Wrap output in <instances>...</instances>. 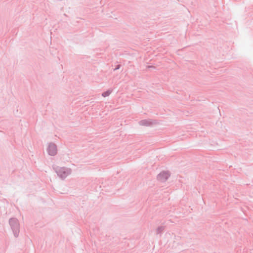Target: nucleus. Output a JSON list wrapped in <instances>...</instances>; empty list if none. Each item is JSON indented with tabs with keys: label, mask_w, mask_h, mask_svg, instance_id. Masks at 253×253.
I'll return each mask as SVG.
<instances>
[{
	"label": "nucleus",
	"mask_w": 253,
	"mask_h": 253,
	"mask_svg": "<svg viewBox=\"0 0 253 253\" xmlns=\"http://www.w3.org/2000/svg\"><path fill=\"white\" fill-rule=\"evenodd\" d=\"M48 152L49 154L51 156L55 155L57 153L56 146L53 144H51L49 145L48 148Z\"/></svg>",
	"instance_id": "obj_1"
},
{
	"label": "nucleus",
	"mask_w": 253,
	"mask_h": 253,
	"mask_svg": "<svg viewBox=\"0 0 253 253\" xmlns=\"http://www.w3.org/2000/svg\"><path fill=\"white\" fill-rule=\"evenodd\" d=\"M169 176V174L166 172H163L161 173L159 176L158 178L160 180H166Z\"/></svg>",
	"instance_id": "obj_2"
},
{
	"label": "nucleus",
	"mask_w": 253,
	"mask_h": 253,
	"mask_svg": "<svg viewBox=\"0 0 253 253\" xmlns=\"http://www.w3.org/2000/svg\"><path fill=\"white\" fill-rule=\"evenodd\" d=\"M110 92H111L110 91H107L106 92H105L102 93V96L104 97H106L110 94Z\"/></svg>",
	"instance_id": "obj_3"
}]
</instances>
